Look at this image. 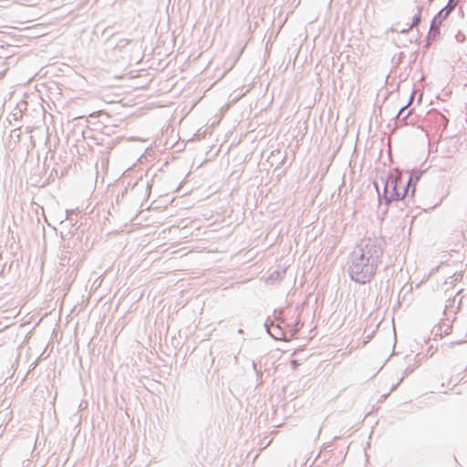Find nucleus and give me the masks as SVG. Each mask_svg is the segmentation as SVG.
I'll return each instance as SVG.
<instances>
[{
  "label": "nucleus",
  "mask_w": 467,
  "mask_h": 467,
  "mask_svg": "<svg viewBox=\"0 0 467 467\" xmlns=\"http://www.w3.org/2000/svg\"><path fill=\"white\" fill-rule=\"evenodd\" d=\"M357 281H360V282H362V283H365V280H364V279L357 278Z\"/></svg>",
  "instance_id": "7"
},
{
  "label": "nucleus",
  "mask_w": 467,
  "mask_h": 467,
  "mask_svg": "<svg viewBox=\"0 0 467 467\" xmlns=\"http://www.w3.org/2000/svg\"><path fill=\"white\" fill-rule=\"evenodd\" d=\"M434 26H435V21H433L432 25H431V30L434 29Z\"/></svg>",
  "instance_id": "6"
},
{
  "label": "nucleus",
  "mask_w": 467,
  "mask_h": 467,
  "mask_svg": "<svg viewBox=\"0 0 467 467\" xmlns=\"http://www.w3.org/2000/svg\"><path fill=\"white\" fill-rule=\"evenodd\" d=\"M460 0H450L448 4L449 12L452 10L459 3Z\"/></svg>",
  "instance_id": "4"
},
{
  "label": "nucleus",
  "mask_w": 467,
  "mask_h": 467,
  "mask_svg": "<svg viewBox=\"0 0 467 467\" xmlns=\"http://www.w3.org/2000/svg\"><path fill=\"white\" fill-rule=\"evenodd\" d=\"M382 254L380 244L375 239H368L362 248L361 259L369 262L379 260Z\"/></svg>",
  "instance_id": "2"
},
{
  "label": "nucleus",
  "mask_w": 467,
  "mask_h": 467,
  "mask_svg": "<svg viewBox=\"0 0 467 467\" xmlns=\"http://www.w3.org/2000/svg\"><path fill=\"white\" fill-rule=\"evenodd\" d=\"M420 18H421L420 11H419L418 14L413 17L412 23L410 27L411 28V27L417 26L420 22Z\"/></svg>",
  "instance_id": "3"
},
{
  "label": "nucleus",
  "mask_w": 467,
  "mask_h": 467,
  "mask_svg": "<svg viewBox=\"0 0 467 467\" xmlns=\"http://www.w3.org/2000/svg\"><path fill=\"white\" fill-rule=\"evenodd\" d=\"M292 364H293L294 368H296L297 363H296V360H293V361H292Z\"/></svg>",
  "instance_id": "5"
},
{
  "label": "nucleus",
  "mask_w": 467,
  "mask_h": 467,
  "mask_svg": "<svg viewBox=\"0 0 467 467\" xmlns=\"http://www.w3.org/2000/svg\"><path fill=\"white\" fill-rule=\"evenodd\" d=\"M410 177L408 174L397 172L391 175L385 185L384 195L390 201L402 200L408 193Z\"/></svg>",
  "instance_id": "1"
}]
</instances>
